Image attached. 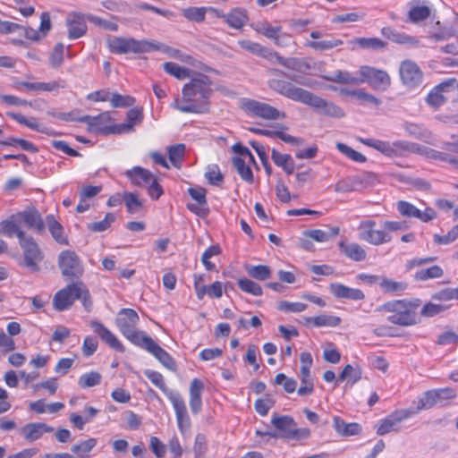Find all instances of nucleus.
<instances>
[{
	"label": "nucleus",
	"instance_id": "nucleus-55",
	"mask_svg": "<svg viewBox=\"0 0 458 458\" xmlns=\"http://www.w3.org/2000/svg\"><path fill=\"white\" fill-rule=\"evenodd\" d=\"M443 274V269L439 266L435 265L431 267L417 271L414 275V278L417 281H427L428 279L440 278Z\"/></svg>",
	"mask_w": 458,
	"mask_h": 458
},
{
	"label": "nucleus",
	"instance_id": "nucleus-37",
	"mask_svg": "<svg viewBox=\"0 0 458 458\" xmlns=\"http://www.w3.org/2000/svg\"><path fill=\"white\" fill-rule=\"evenodd\" d=\"M45 222L51 235L58 243L64 245H67L69 243L67 238L64 235V227L55 220L53 215H47Z\"/></svg>",
	"mask_w": 458,
	"mask_h": 458
},
{
	"label": "nucleus",
	"instance_id": "nucleus-64",
	"mask_svg": "<svg viewBox=\"0 0 458 458\" xmlns=\"http://www.w3.org/2000/svg\"><path fill=\"white\" fill-rule=\"evenodd\" d=\"M111 106L114 108L117 107H129L135 104V98L129 95H121L119 93L112 94L109 98Z\"/></svg>",
	"mask_w": 458,
	"mask_h": 458
},
{
	"label": "nucleus",
	"instance_id": "nucleus-5",
	"mask_svg": "<svg viewBox=\"0 0 458 458\" xmlns=\"http://www.w3.org/2000/svg\"><path fill=\"white\" fill-rule=\"evenodd\" d=\"M110 52L118 55L128 53H147L153 49H159L155 44L147 40H136L132 38L113 37L107 42Z\"/></svg>",
	"mask_w": 458,
	"mask_h": 458
},
{
	"label": "nucleus",
	"instance_id": "nucleus-3",
	"mask_svg": "<svg viewBox=\"0 0 458 458\" xmlns=\"http://www.w3.org/2000/svg\"><path fill=\"white\" fill-rule=\"evenodd\" d=\"M419 305V300L414 301L396 300L386 302L378 310L390 313L387 317L388 322L402 327H408L417 323L415 310Z\"/></svg>",
	"mask_w": 458,
	"mask_h": 458
},
{
	"label": "nucleus",
	"instance_id": "nucleus-42",
	"mask_svg": "<svg viewBox=\"0 0 458 458\" xmlns=\"http://www.w3.org/2000/svg\"><path fill=\"white\" fill-rule=\"evenodd\" d=\"M362 376V371L360 367H352V365H346L343 371L340 373L338 377L339 381L347 380V384L352 386L355 383H357Z\"/></svg>",
	"mask_w": 458,
	"mask_h": 458
},
{
	"label": "nucleus",
	"instance_id": "nucleus-43",
	"mask_svg": "<svg viewBox=\"0 0 458 458\" xmlns=\"http://www.w3.org/2000/svg\"><path fill=\"white\" fill-rule=\"evenodd\" d=\"M300 375L301 386L297 390L298 394L300 396L311 394L314 391V383L310 377V369L301 368Z\"/></svg>",
	"mask_w": 458,
	"mask_h": 458
},
{
	"label": "nucleus",
	"instance_id": "nucleus-60",
	"mask_svg": "<svg viewBox=\"0 0 458 458\" xmlns=\"http://www.w3.org/2000/svg\"><path fill=\"white\" fill-rule=\"evenodd\" d=\"M185 145L176 144L168 148V157L174 166L179 168L182 164V159L184 156Z\"/></svg>",
	"mask_w": 458,
	"mask_h": 458
},
{
	"label": "nucleus",
	"instance_id": "nucleus-51",
	"mask_svg": "<svg viewBox=\"0 0 458 458\" xmlns=\"http://www.w3.org/2000/svg\"><path fill=\"white\" fill-rule=\"evenodd\" d=\"M163 67L167 73L179 80L190 78L191 73V71L189 68L180 66L179 64L173 62L165 63Z\"/></svg>",
	"mask_w": 458,
	"mask_h": 458
},
{
	"label": "nucleus",
	"instance_id": "nucleus-7",
	"mask_svg": "<svg viewBox=\"0 0 458 458\" xmlns=\"http://www.w3.org/2000/svg\"><path fill=\"white\" fill-rule=\"evenodd\" d=\"M19 244L23 252L22 265L31 272H38L39 263L43 260L44 254L35 239L26 233H20Z\"/></svg>",
	"mask_w": 458,
	"mask_h": 458
},
{
	"label": "nucleus",
	"instance_id": "nucleus-50",
	"mask_svg": "<svg viewBox=\"0 0 458 458\" xmlns=\"http://www.w3.org/2000/svg\"><path fill=\"white\" fill-rule=\"evenodd\" d=\"M6 114H7V116L13 119L20 124L25 125L31 130L40 131V132L45 131L43 130V128L39 125V123H38V121L35 117L27 118L24 115H22L21 114L14 113V112H8Z\"/></svg>",
	"mask_w": 458,
	"mask_h": 458
},
{
	"label": "nucleus",
	"instance_id": "nucleus-35",
	"mask_svg": "<svg viewBox=\"0 0 458 458\" xmlns=\"http://www.w3.org/2000/svg\"><path fill=\"white\" fill-rule=\"evenodd\" d=\"M273 59H275L279 64L284 66L285 68L293 71L304 72L310 69V65L305 60L295 57L284 58L276 52H275V55H273Z\"/></svg>",
	"mask_w": 458,
	"mask_h": 458
},
{
	"label": "nucleus",
	"instance_id": "nucleus-22",
	"mask_svg": "<svg viewBox=\"0 0 458 458\" xmlns=\"http://www.w3.org/2000/svg\"><path fill=\"white\" fill-rule=\"evenodd\" d=\"M411 153L420 154L430 159L440 160L458 165V159L456 157H452L447 153L440 152L417 143H413Z\"/></svg>",
	"mask_w": 458,
	"mask_h": 458
},
{
	"label": "nucleus",
	"instance_id": "nucleus-4",
	"mask_svg": "<svg viewBox=\"0 0 458 458\" xmlns=\"http://www.w3.org/2000/svg\"><path fill=\"white\" fill-rule=\"evenodd\" d=\"M139 320L137 312L131 309H123L116 320L121 333L137 346H140L148 337L145 332L136 329Z\"/></svg>",
	"mask_w": 458,
	"mask_h": 458
},
{
	"label": "nucleus",
	"instance_id": "nucleus-18",
	"mask_svg": "<svg viewBox=\"0 0 458 458\" xmlns=\"http://www.w3.org/2000/svg\"><path fill=\"white\" fill-rule=\"evenodd\" d=\"M410 415L411 412L407 410L393 412L386 419L379 421L378 425L377 426V434L383 436L392 431L398 430L399 423L408 419Z\"/></svg>",
	"mask_w": 458,
	"mask_h": 458
},
{
	"label": "nucleus",
	"instance_id": "nucleus-58",
	"mask_svg": "<svg viewBox=\"0 0 458 458\" xmlns=\"http://www.w3.org/2000/svg\"><path fill=\"white\" fill-rule=\"evenodd\" d=\"M404 130L410 136L420 140L428 141L431 137L429 131L416 123H406Z\"/></svg>",
	"mask_w": 458,
	"mask_h": 458
},
{
	"label": "nucleus",
	"instance_id": "nucleus-52",
	"mask_svg": "<svg viewBox=\"0 0 458 458\" xmlns=\"http://www.w3.org/2000/svg\"><path fill=\"white\" fill-rule=\"evenodd\" d=\"M307 321L312 322L315 327H337L341 323V318L336 316L322 314L313 318H308Z\"/></svg>",
	"mask_w": 458,
	"mask_h": 458
},
{
	"label": "nucleus",
	"instance_id": "nucleus-29",
	"mask_svg": "<svg viewBox=\"0 0 458 458\" xmlns=\"http://www.w3.org/2000/svg\"><path fill=\"white\" fill-rule=\"evenodd\" d=\"M204 389L202 381L193 378L190 386V407L193 414H198L202 409L201 394Z\"/></svg>",
	"mask_w": 458,
	"mask_h": 458
},
{
	"label": "nucleus",
	"instance_id": "nucleus-57",
	"mask_svg": "<svg viewBox=\"0 0 458 458\" xmlns=\"http://www.w3.org/2000/svg\"><path fill=\"white\" fill-rule=\"evenodd\" d=\"M378 284L384 292L391 293L403 292L408 286L404 282H397L386 277L382 278Z\"/></svg>",
	"mask_w": 458,
	"mask_h": 458
},
{
	"label": "nucleus",
	"instance_id": "nucleus-53",
	"mask_svg": "<svg viewBox=\"0 0 458 458\" xmlns=\"http://www.w3.org/2000/svg\"><path fill=\"white\" fill-rule=\"evenodd\" d=\"M205 295L210 298H220L223 295L222 283L219 281L214 282L211 285H206L198 289V299L202 300Z\"/></svg>",
	"mask_w": 458,
	"mask_h": 458
},
{
	"label": "nucleus",
	"instance_id": "nucleus-15",
	"mask_svg": "<svg viewBox=\"0 0 458 458\" xmlns=\"http://www.w3.org/2000/svg\"><path fill=\"white\" fill-rule=\"evenodd\" d=\"M139 347L155 356L166 369L172 371L176 370V363L172 356L165 349L160 347L150 336L146 338Z\"/></svg>",
	"mask_w": 458,
	"mask_h": 458
},
{
	"label": "nucleus",
	"instance_id": "nucleus-13",
	"mask_svg": "<svg viewBox=\"0 0 458 458\" xmlns=\"http://www.w3.org/2000/svg\"><path fill=\"white\" fill-rule=\"evenodd\" d=\"M244 109L253 116L266 120L284 119L285 114L276 107L263 102L249 99L244 103Z\"/></svg>",
	"mask_w": 458,
	"mask_h": 458
},
{
	"label": "nucleus",
	"instance_id": "nucleus-33",
	"mask_svg": "<svg viewBox=\"0 0 458 458\" xmlns=\"http://www.w3.org/2000/svg\"><path fill=\"white\" fill-rule=\"evenodd\" d=\"M238 45L242 49L251 54L264 57L269 61H273V55H275V52L266 47L261 46L259 43L253 42L249 39H242L238 41Z\"/></svg>",
	"mask_w": 458,
	"mask_h": 458
},
{
	"label": "nucleus",
	"instance_id": "nucleus-30",
	"mask_svg": "<svg viewBox=\"0 0 458 458\" xmlns=\"http://www.w3.org/2000/svg\"><path fill=\"white\" fill-rule=\"evenodd\" d=\"M225 22L233 29H242L249 20L248 12L244 8L236 7L226 14H222Z\"/></svg>",
	"mask_w": 458,
	"mask_h": 458
},
{
	"label": "nucleus",
	"instance_id": "nucleus-46",
	"mask_svg": "<svg viewBox=\"0 0 458 458\" xmlns=\"http://www.w3.org/2000/svg\"><path fill=\"white\" fill-rule=\"evenodd\" d=\"M148 379H149L156 386H157L166 396L170 399L171 394H177V392L171 391L167 388L164 382V377L161 373L148 369L144 372Z\"/></svg>",
	"mask_w": 458,
	"mask_h": 458
},
{
	"label": "nucleus",
	"instance_id": "nucleus-23",
	"mask_svg": "<svg viewBox=\"0 0 458 458\" xmlns=\"http://www.w3.org/2000/svg\"><path fill=\"white\" fill-rule=\"evenodd\" d=\"M331 293L338 299H348L352 301H361L365 294L360 289L351 288L339 283H332L329 285Z\"/></svg>",
	"mask_w": 458,
	"mask_h": 458
},
{
	"label": "nucleus",
	"instance_id": "nucleus-19",
	"mask_svg": "<svg viewBox=\"0 0 458 458\" xmlns=\"http://www.w3.org/2000/svg\"><path fill=\"white\" fill-rule=\"evenodd\" d=\"M272 425L279 431V434L266 432L263 435L269 436L271 437H282L287 438L293 436V428L295 426V422L293 419L290 416H278L277 414H274L271 420ZM257 434L262 435L259 431H257Z\"/></svg>",
	"mask_w": 458,
	"mask_h": 458
},
{
	"label": "nucleus",
	"instance_id": "nucleus-24",
	"mask_svg": "<svg viewBox=\"0 0 458 458\" xmlns=\"http://www.w3.org/2000/svg\"><path fill=\"white\" fill-rule=\"evenodd\" d=\"M17 217L21 218L29 228L35 230L38 233H41L45 229V222L34 208L18 213Z\"/></svg>",
	"mask_w": 458,
	"mask_h": 458
},
{
	"label": "nucleus",
	"instance_id": "nucleus-28",
	"mask_svg": "<svg viewBox=\"0 0 458 458\" xmlns=\"http://www.w3.org/2000/svg\"><path fill=\"white\" fill-rule=\"evenodd\" d=\"M54 428L46 423H29L21 428V434L29 442L39 439L44 433L53 432Z\"/></svg>",
	"mask_w": 458,
	"mask_h": 458
},
{
	"label": "nucleus",
	"instance_id": "nucleus-39",
	"mask_svg": "<svg viewBox=\"0 0 458 458\" xmlns=\"http://www.w3.org/2000/svg\"><path fill=\"white\" fill-rule=\"evenodd\" d=\"M334 428L342 436H354L360 432L361 427L358 423H346L341 418L335 416L333 419Z\"/></svg>",
	"mask_w": 458,
	"mask_h": 458
},
{
	"label": "nucleus",
	"instance_id": "nucleus-34",
	"mask_svg": "<svg viewBox=\"0 0 458 458\" xmlns=\"http://www.w3.org/2000/svg\"><path fill=\"white\" fill-rule=\"evenodd\" d=\"M250 130V131L259 135L267 136L269 138H278L285 143L292 145H301L303 143L301 139L287 134L284 131H271L259 128H251Z\"/></svg>",
	"mask_w": 458,
	"mask_h": 458
},
{
	"label": "nucleus",
	"instance_id": "nucleus-38",
	"mask_svg": "<svg viewBox=\"0 0 458 458\" xmlns=\"http://www.w3.org/2000/svg\"><path fill=\"white\" fill-rule=\"evenodd\" d=\"M322 78L327 81L341 84L359 85L360 84V77L353 76L347 71L338 70L333 75H323Z\"/></svg>",
	"mask_w": 458,
	"mask_h": 458
},
{
	"label": "nucleus",
	"instance_id": "nucleus-11",
	"mask_svg": "<svg viewBox=\"0 0 458 458\" xmlns=\"http://www.w3.org/2000/svg\"><path fill=\"white\" fill-rule=\"evenodd\" d=\"M399 74L403 84L411 89L419 87L423 81L422 71L415 62L411 60L401 63Z\"/></svg>",
	"mask_w": 458,
	"mask_h": 458
},
{
	"label": "nucleus",
	"instance_id": "nucleus-45",
	"mask_svg": "<svg viewBox=\"0 0 458 458\" xmlns=\"http://www.w3.org/2000/svg\"><path fill=\"white\" fill-rule=\"evenodd\" d=\"M245 271L248 275L257 280L265 281L271 276V269L269 267L265 265L253 266L247 264L245 265Z\"/></svg>",
	"mask_w": 458,
	"mask_h": 458
},
{
	"label": "nucleus",
	"instance_id": "nucleus-32",
	"mask_svg": "<svg viewBox=\"0 0 458 458\" xmlns=\"http://www.w3.org/2000/svg\"><path fill=\"white\" fill-rule=\"evenodd\" d=\"M338 246L344 256L353 261L360 262L367 259L366 250L359 243L340 242Z\"/></svg>",
	"mask_w": 458,
	"mask_h": 458
},
{
	"label": "nucleus",
	"instance_id": "nucleus-56",
	"mask_svg": "<svg viewBox=\"0 0 458 458\" xmlns=\"http://www.w3.org/2000/svg\"><path fill=\"white\" fill-rule=\"evenodd\" d=\"M339 233V228H330L328 232L315 229L306 233V235L318 242H324L328 241L330 238L335 237Z\"/></svg>",
	"mask_w": 458,
	"mask_h": 458
},
{
	"label": "nucleus",
	"instance_id": "nucleus-31",
	"mask_svg": "<svg viewBox=\"0 0 458 458\" xmlns=\"http://www.w3.org/2000/svg\"><path fill=\"white\" fill-rule=\"evenodd\" d=\"M454 79H450L446 81L440 83L436 86L428 95L426 101L429 106L434 107H438L445 103L446 98H445L443 92L446 90L454 82Z\"/></svg>",
	"mask_w": 458,
	"mask_h": 458
},
{
	"label": "nucleus",
	"instance_id": "nucleus-9",
	"mask_svg": "<svg viewBox=\"0 0 458 458\" xmlns=\"http://www.w3.org/2000/svg\"><path fill=\"white\" fill-rule=\"evenodd\" d=\"M111 121L109 112H103L97 116L83 115L79 118L80 123H87L90 132L103 135L119 134L117 124H111Z\"/></svg>",
	"mask_w": 458,
	"mask_h": 458
},
{
	"label": "nucleus",
	"instance_id": "nucleus-25",
	"mask_svg": "<svg viewBox=\"0 0 458 458\" xmlns=\"http://www.w3.org/2000/svg\"><path fill=\"white\" fill-rule=\"evenodd\" d=\"M90 325L94 332L98 334L103 342H105L115 351L123 352V344L120 343L117 337L103 324L98 321H92Z\"/></svg>",
	"mask_w": 458,
	"mask_h": 458
},
{
	"label": "nucleus",
	"instance_id": "nucleus-62",
	"mask_svg": "<svg viewBox=\"0 0 458 458\" xmlns=\"http://www.w3.org/2000/svg\"><path fill=\"white\" fill-rule=\"evenodd\" d=\"M20 233H25L21 231L15 221L7 219L0 222V234H4L8 237L16 235L20 240Z\"/></svg>",
	"mask_w": 458,
	"mask_h": 458
},
{
	"label": "nucleus",
	"instance_id": "nucleus-44",
	"mask_svg": "<svg viewBox=\"0 0 458 458\" xmlns=\"http://www.w3.org/2000/svg\"><path fill=\"white\" fill-rule=\"evenodd\" d=\"M382 35L387 39L398 44H411L414 38L402 32L397 31L391 27H385L381 30Z\"/></svg>",
	"mask_w": 458,
	"mask_h": 458
},
{
	"label": "nucleus",
	"instance_id": "nucleus-36",
	"mask_svg": "<svg viewBox=\"0 0 458 458\" xmlns=\"http://www.w3.org/2000/svg\"><path fill=\"white\" fill-rule=\"evenodd\" d=\"M143 119L142 108H131L127 113V122L117 124L119 134L133 131L135 124L140 123Z\"/></svg>",
	"mask_w": 458,
	"mask_h": 458
},
{
	"label": "nucleus",
	"instance_id": "nucleus-16",
	"mask_svg": "<svg viewBox=\"0 0 458 458\" xmlns=\"http://www.w3.org/2000/svg\"><path fill=\"white\" fill-rule=\"evenodd\" d=\"M398 212L405 217H414L420 219L421 222L427 223L436 218V211L431 208H426L424 211H420L411 203L400 200L397 202Z\"/></svg>",
	"mask_w": 458,
	"mask_h": 458
},
{
	"label": "nucleus",
	"instance_id": "nucleus-54",
	"mask_svg": "<svg viewBox=\"0 0 458 458\" xmlns=\"http://www.w3.org/2000/svg\"><path fill=\"white\" fill-rule=\"evenodd\" d=\"M341 93L352 97H355L359 100L362 102H367L374 106H379L381 104L380 99L376 98L375 96L367 93L363 89H353V90H348V89H341Z\"/></svg>",
	"mask_w": 458,
	"mask_h": 458
},
{
	"label": "nucleus",
	"instance_id": "nucleus-14",
	"mask_svg": "<svg viewBox=\"0 0 458 458\" xmlns=\"http://www.w3.org/2000/svg\"><path fill=\"white\" fill-rule=\"evenodd\" d=\"M81 282L71 284L65 288L58 291L53 299V306L58 311H64L68 310L77 300L80 292V286Z\"/></svg>",
	"mask_w": 458,
	"mask_h": 458
},
{
	"label": "nucleus",
	"instance_id": "nucleus-40",
	"mask_svg": "<svg viewBox=\"0 0 458 458\" xmlns=\"http://www.w3.org/2000/svg\"><path fill=\"white\" fill-rule=\"evenodd\" d=\"M274 163L284 169V171L292 174L294 171V161L288 154H282L279 151L273 149L271 155Z\"/></svg>",
	"mask_w": 458,
	"mask_h": 458
},
{
	"label": "nucleus",
	"instance_id": "nucleus-8",
	"mask_svg": "<svg viewBox=\"0 0 458 458\" xmlns=\"http://www.w3.org/2000/svg\"><path fill=\"white\" fill-rule=\"evenodd\" d=\"M58 266L63 276L80 278L84 272L83 265L78 255L70 250H63L58 256Z\"/></svg>",
	"mask_w": 458,
	"mask_h": 458
},
{
	"label": "nucleus",
	"instance_id": "nucleus-21",
	"mask_svg": "<svg viewBox=\"0 0 458 458\" xmlns=\"http://www.w3.org/2000/svg\"><path fill=\"white\" fill-rule=\"evenodd\" d=\"M124 175L132 185L140 188H146L155 176L149 170L141 166H133L125 171Z\"/></svg>",
	"mask_w": 458,
	"mask_h": 458
},
{
	"label": "nucleus",
	"instance_id": "nucleus-61",
	"mask_svg": "<svg viewBox=\"0 0 458 458\" xmlns=\"http://www.w3.org/2000/svg\"><path fill=\"white\" fill-rule=\"evenodd\" d=\"M237 284L242 292L250 293L254 296H261L263 293L261 286L250 279L242 278L238 280Z\"/></svg>",
	"mask_w": 458,
	"mask_h": 458
},
{
	"label": "nucleus",
	"instance_id": "nucleus-20",
	"mask_svg": "<svg viewBox=\"0 0 458 458\" xmlns=\"http://www.w3.org/2000/svg\"><path fill=\"white\" fill-rule=\"evenodd\" d=\"M253 30L265 36L267 38L273 39L275 44L279 47H284V44L281 42V38H288V34L281 31L280 26H272L267 21H258L252 25Z\"/></svg>",
	"mask_w": 458,
	"mask_h": 458
},
{
	"label": "nucleus",
	"instance_id": "nucleus-59",
	"mask_svg": "<svg viewBox=\"0 0 458 458\" xmlns=\"http://www.w3.org/2000/svg\"><path fill=\"white\" fill-rule=\"evenodd\" d=\"M207 11V7H188L182 10V14L191 21L201 22L205 20Z\"/></svg>",
	"mask_w": 458,
	"mask_h": 458
},
{
	"label": "nucleus",
	"instance_id": "nucleus-17",
	"mask_svg": "<svg viewBox=\"0 0 458 458\" xmlns=\"http://www.w3.org/2000/svg\"><path fill=\"white\" fill-rule=\"evenodd\" d=\"M413 142L396 140L394 142L378 140L376 149L387 157H400L405 153H411Z\"/></svg>",
	"mask_w": 458,
	"mask_h": 458
},
{
	"label": "nucleus",
	"instance_id": "nucleus-48",
	"mask_svg": "<svg viewBox=\"0 0 458 458\" xmlns=\"http://www.w3.org/2000/svg\"><path fill=\"white\" fill-rule=\"evenodd\" d=\"M101 381L102 376L99 372L90 371L84 373L80 377L78 385L81 388L85 389L98 386L101 384Z\"/></svg>",
	"mask_w": 458,
	"mask_h": 458
},
{
	"label": "nucleus",
	"instance_id": "nucleus-12",
	"mask_svg": "<svg viewBox=\"0 0 458 458\" xmlns=\"http://www.w3.org/2000/svg\"><path fill=\"white\" fill-rule=\"evenodd\" d=\"M455 395L454 390L451 388L428 390L419 398L417 408L419 410H428L437 404H443L446 400L454 399Z\"/></svg>",
	"mask_w": 458,
	"mask_h": 458
},
{
	"label": "nucleus",
	"instance_id": "nucleus-49",
	"mask_svg": "<svg viewBox=\"0 0 458 458\" xmlns=\"http://www.w3.org/2000/svg\"><path fill=\"white\" fill-rule=\"evenodd\" d=\"M376 225L377 223L374 220H362L358 226L359 239L370 243Z\"/></svg>",
	"mask_w": 458,
	"mask_h": 458
},
{
	"label": "nucleus",
	"instance_id": "nucleus-2",
	"mask_svg": "<svg viewBox=\"0 0 458 458\" xmlns=\"http://www.w3.org/2000/svg\"><path fill=\"white\" fill-rule=\"evenodd\" d=\"M212 93L210 78L199 73L183 86L182 90L183 104L175 98L171 106L182 113L203 114L208 111V99Z\"/></svg>",
	"mask_w": 458,
	"mask_h": 458
},
{
	"label": "nucleus",
	"instance_id": "nucleus-6",
	"mask_svg": "<svg viewBox=\"0 0 458 458\" xmlns=\"http://www.w3.org/2000/svg\"><path fill=\"white\" fill-rule=\"evenodd\" d=\"M377 182V175L372 172H363L360 174L346 176L339 180L335 185V191L348 193L362 191L372 187Z\"/></svg>",
	"mask_w": 458,
	"mask_h": 458
},
{
	"label": "nucleus",
	"instance_id": "nucleus-10",
	"mask_svg": "<svg viewBox=\"0 0 458 458\" xmlns=\"http://www.w3.org/2000/svg\"><path fill=\"white\" fill-rule=\"evenodd\" d=\"M360 84L367 82L375 89H386L391 84V79L386 71L364 65L359 70Z\"/></svg>",
	"mask_w": 458,
	"mask_h": 458
},
{
	"label": "nucleus",
	"instance_id": "nucleus-26",
	"mask_svg": "<svg viewBox=\"0 0 458 458\" xmlns=\"http://www.w3.org/2000/svg\"><path fill=\"white\" fill-rule=\"evenodd\" d=\"M169 400L174 409L179 428L182 430L184 427L189 428L190 418L188 416L186 405L182 395L179 393L177 394H171Z\"/></svg>",
	"mask_w": 458,
	"mask_h": 458
},
{
	"label": "nucleus",
	"instance_id": "nucleus-27",
	"mask_svg": "<svg viewBox=\"0 0 458 458\" xmlns=\"http://www.w3.org/2000/svg\"><path fill=\"white\" fill-rule=\"evenodd\" d=\"M13 87L17 89H21L22 88L30 90V91H47L53 92L56 91L61 88H64V84H61L59 81H53L49 82H29V81H16L13 83Z\"/></svg>",
	"mask_w": 458,
	"mask_h": 458
},
{
	"label": "nucleus",
	"instance_id": "nucleus-47",
	"mask_svg": "<svg viewBox=\"0 0 458 458\" xmlns=\"http://www.w3.org/2000/svg\"><path fill=\"white\" fill-rule=\"evenodd\" d=\"M343 45V41L341 39H337L335 38H330L328 39L319 40V41H308L305 46L309 47L315 51H327L330 50L334 47Z\"/></svg>",
	"mask_w": 458,
	"mask_h": 458
},
{
	"label": "nucleus",
	"instance_id": "nucleus-41",
	"mask_svg": "<svg viewBox=\"0 0 458 458\" xmlns=\"http://www.w3.org/2000/svg\"><path fill=\"white\" fill-rule=\"evenodd\" d=\"M232 163L236 169L238 174L241 178L248 183H252L254 181L253 173L250 167L246 164V161L239 157H233L232 158Z\"/></svg>",
	"mask_w": 458,
	"mask_h": 458
},
{
	"label": "nucleus",
	"instance_id": "nucleus-1",
	"mask_svg": "<svg viewBox=\"0 0 458 458\" xmlns=\"http://www.w3.org/2000/svg\"><path fill=\"white\" fill-rule=\"evenodd\" d=\"M267 86L277 94L293 101L311 106L321 114L334 118H342L345 115L344 110L333 102H329L307 89L299 88L291 81L273 78L268 80Z\"/></svg>",
	"mask_w": 458,
	"mask_h": 458
},
{
	"label": "nucleus",
	"instance_id": "nucleus-63",
	"mask_svg": "<svg viewBox=\"0 0 458 458\" xmlns=\"http://www.w3.org/2000/svg\"><path fill=\"white\" fill-rule=\"evenodd\" d=\"M114 221L115 216L113 213H107L102 221L89 224L88 229L94 233H101L107 230Z\"/></svg>",
	"mask_w": 458,
	"mask_h": 458
}]
</instances>
